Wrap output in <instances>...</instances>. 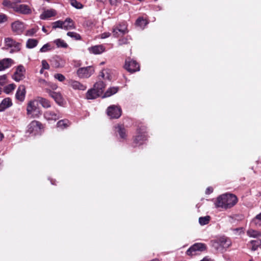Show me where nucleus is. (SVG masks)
Masks as SVG:
<instances>
[{
	"mask_svg": "<svg viewBox=\"0 0 261 261\" xmlns=\"http://www.w3.org/2000/svg\"><path fill=\"white\" fill-rule=\"evenodd\" d=\"M236 230H242V228H237V229H236Z\"/></svg>",
	"mask_w": 261,
	"mask_h": 261,
	"instance_id": "60",
	"label": "nucleus"
},
{
	"mask_svg": "<svg viewBox=\"0 0 261 261\" xmlns=\"http://www.w3.org/2000/svg\"><path fill=\"white\" fill-rule=\"evenodd\" d=\"M3 138H4L3 134L0 132V141H2Z\"/></svg>",
	"mask_w": 261,
	"mask_h": 261,
	"instance_id": "56",
	"label": "nucleus"
},
{
	"mask_svg": "<svg viewBox=\"0 0 261 261\" xmlns=\"http://www.w3.org/2000/svg\"><path fill=\"white\" fill-rule=\"evenodd\" d=\"M94 72V69L92 66L81 67L76 71V74L80 79H88Z\"/></svg>",
	"mask_w": 261,
	"mask_h": 261,
	"instance_id": "3",
	"label": "nucleus"
},
{
	"mask_svg": "<svg viewBox=\"0 0 261 261\" xmlns=\"http://www.w3.org/2000/svg\"><path fill=\"white\" fill-rule=\"evenodd\" d=\"M12 104V103L10 98H5L0 103V112H2L6 109L10 107Z\"/></svg>",
	"mask_w": 261,
	"mask_h": 261,
	"instance_id": "22",
	"label": "nucleus"
},
{
	"mask_svg": "<svg viewBox=\"0 0 261 261\" xmlns=\"http://www.w3.org/2000/svg\"><path fill=\"white\" fill-rule=\"evenodd\" d=\"M128 43V40L126 38H122L119 40V45H122Z\"/></svg>",
	"mask_w": 261,
	"mask_h": 261,
	"instance_id": "51",
	"label": "nucleus"
},
{
	"mask_svg": "<svg viewBox=\"0 0 261 261\" xmlns=\"http://www.w3.org/2000/svg\"><path fill=\"white\" fill-rule=\"evenodd\" d=\"M57 14L56 11L54 9L44 10L40 16V18L45 20L55 16Z\"/></svg>",
	"mask_w": 261,
	"mask_h": 261,
	"instance_id": "16",
	"label": "nucleus"
},
{
	"mask_svg": "<svg viewBox=\"0 0 261 261\" xmlns=\"http://www.w3.org/2000/svg\"><path fill=\"white\" fill-rule=\"evenodd\" d=\"M110 36V33L109 32H106L101 35V38H106L109 37Z\"/></svg>",
	"mask_w": 261,
	"mask_h": 261,
	"instance_id": "52",
	"label": "nucleus"
},
{
	"mask_svg": "<svg viewBox=\"0 0 261 261\" xmlns=\"http://www.w3.org/2000/svg\"><path fill=\"white\" fill-rule=\"evenodd\" d=\"M121 109L117 106L112 105L107 109V113L108 115L113 119H117L121 115Z\"/></svg>",
	"mask_w": 261,
	"mask_h": 261,
	"instance_id": "4",
	"label": "nucleus"
},
{
	"mask_svg": "<svg viewBox=\"0 0 261 261\" xmlns=\"http://www.w3.org/2000/svg\"><path fill=\"white\" fill-rule=\"evenodd\" d=\"M237 202L238 198L235 195L226 193L218 197L215 204L217 208L227 210L233 207Z\"/></svg>",
	"mask_w": 261,
	"mask_h": 261,
	"instance_id": "1",
	"label": "nucleus"
},
{
	"mask_svg": "<svg viewBox=\"0 0 261 261\" xmlns=\"http://www.w3.org/2000/svg\"><path fill=\"white\" fill-rule=\"evenodd\" d=\"M6 45L9 47H14V49L11 50L10 53L18 51L20 49V43L16 42L11 38H6L5 39Z\"/></svg>",
	"mask_w": 261,
	"mask_h": 261,
	"instance_id": "10",
	"label": "nucleus"
},
{
	"mask_svg": "<svg viewBox=\"0 0 261 261\" xmlns=\"http://www.w3.org/2000/svg\"><path fill=\"white\" fill-rule=\"evenodd\" d=\"M26 91L24 85H20L17 89L15 97L16 98L20 101H23L24 100Z\"/></svg>",
	"mask_w": 261,
	"mask_h": 261,
	"instance_id": "15",
	"label": "nucleus"
},
{
	"mask_svg": "<svg viewBox=\"0 0 261 261\" xmlns=\"http://www.w3.org/2000/svg\"><path fill=\"white\" fill-rule=\"evenodd\" d=\"M124 68L130 72H134L140 70V66L136 61L127 59L125 61Z\"/></svg>",
	"mask_w": 261,
	"mask_h": 261,
	"instance_id": "6",
	"label": "nucleus"
},
{
	"mask_svg": "<svg viewBox=\"0 0 261 261\" xmlns=\"http://www.w3.org/2000/svg\"><path fill=\"white\" fill-rule=\"evenodd\" d=\"M3 4L4 5V6L6 7L11 8L13 9V7L16 5L12 3L10 0H4L3 2Z\"/></svg>",
	"mask_w": 261,
	"mask_h": 261,
	"instance_id": "44",
	"label": "nucleus"
},
{
	"mask_svg": "<svg viewBox=\"0 0 261 261\" xmlns=\"http://www.w3.org/2000/svg\"><path fill=\"white\" fill-rule=\"evenodd\" d=\"M12 30L13 33L17 35L20 34L24 30L23 23L20 21H15L11 24Z\"/></svg>",
	"mask_w": 261,
	"mask_h": 261,
	"instance_id": "12",
	"label": "nucleus"
},
{
	"mask_svg": "<svg viewBox=\"0 0 261 261\" xmlns=\"http://www.w3.org/2000/svg\"><path fill=\"white\" fill-rule=\"evenodd\" d=\"M54 77L60 82H63L65 80L64 75L61 73H56L54 75Z\"/></svg>",
	"mask_w": 261,
	"mask_h": 261,
	"instance_id": "46",
	"label": "nucleus"
},
{
	"mask_svg": "<svg viewBox=\"0 0 261 261\" xmlns=\"http://www.w3.org/2000/svg\"><path fill=\"white\" fill-rule=\"evenodd\" d=\"M146 136L145 134H141V135H139L136 137V138L134 140V141L136 143H139V142L140 141L146 140Z\"/></svg>",
	"mask_w": 261,
	"mask_h": 261,
	"instance_id": "43",
	"label": "nucleus"
},
{
	"mask_svg": "<svg viewBox=\"0 0 261 261\" xmlns=\"http://www.w3.org/2000/svg\"><path fill=\"white\" fill-rule=\"evenodd\" d=\"M118 91V88L117 87H111L109 88L107 91L104 93L102 96L103 98L109 97Z\"/></svg>",
	"mask_w": 261,
	"mask_h": 261,
	"instance_id": "27",
	"label": "nucleus"
},
{
	"mask_svg": "<svg viewBox=\"0 0 261 261\" xmlns=\"http://www.w3.org/2000/svg\"><path fill=\"white\" fill-rule=\"evenodd\" d=\"M201 261H211V259H208V258H203L202 260Z\"/></svg>",
	"mask_w": 261,
	"mask_h": 261,
	"instance_id": "58",
	"label": "nucleus"
},
{
	"mask_svg": "<svg viewBox=\"0 0 261 261\" xmlns=\"http://www.w3.org/2000/svg\"><path fill=\"white\" fill-rule=\"evenodd\" d=\"M67 36L69 37L73 38L74 39L76 40H79L81 39V36L80 34H77V33L73 32H69L67 34Z\"/></svg>",
	"mask_w": 261,
	"mask_h": 261,
	"instance_id": "39",
	"label": "nucleus"
},
{
	"mask_svg": "<svg viewBox=\"0 0 261 261\" xmlns=\"http://www.w3.org/2000/svg\"><path fill=\"white\" fill-rule=\"evenodd\" d=\"M89 50L91 53L94 54H100L104 51L105 48L101 45H95L89 48Z\"/></svg>",
	"mask_w": 261,
	"mask_h": 261,
	"instance_id": "21",
	"label": "nucleus"
},
{
	"mask_svg": "<svg viewBox=\"0 0 261 261\" xmlns=\"http://www.w3.org/2000/svg\"><path fill=\"white\" fill-rule=\"evenodd\" d=\"M69 125V121L67 119L60 120L57 123V126L62 129L65 128Z\"/></svg>",
	"mask_w": 261,
	"mask_h": 261,
	"instance_id": "31",
	"label": "nucleus"
},
{
	"mask_svg": "<svg viewBox=\"0 0 261 261\" xmlns=\"http://www.w3.org/2000/svg\"><path fill=\"white\" fill-rule=\"evenodd\" d=\"M105 86L106 85L102 81H98L94 85L93 89L102 95L103 93Z\"/></svg>",
	"mask_w": 261,
	"mask_h": 261,
	"instance_id": "19",
	"label": "nucleus"
},
{
	"mask_svg": "<svg viewBox=\"0 0 261 261\" xmlns=\"http://www.w3.org/2000/svg\"><path fill=\"white\" fill-rule=\"evenodd\" d=\"M38 43V41L35 39H29L26 42V47L28 48H33L36 47Z\"/></svg>",
	"mask_w": 261,
	"mask_h": 261,
	"instance_id": "26",
	"label": "nucleus"
},
{
	"mask_svg": "<svg viewBox=\"0 0 261 261\" xmlns=\"http://www.w3.org/2000/svg\"><path fill=\"white\" fill-rule=\"evenodd\" d=\"M99 76H101L103 79L111 80V75L110 74V70L109 69L102 70L100 73Z\"/></svg>",
	"mask_w": 261,
	"mask_h": 261,
	"instance_id": "29",
	"label": "nucleus"
},
{
	"mask_svg": "<svg viewBox=\"0 0 261 261\" xmlns=\"http://www.w3.org/2000/svg\"><path fill=\"white\" fill-rule=\"evenodd\" d=\"M206 249V245L203 243H195L192 245L187 251L188 255H194L197 254L198 251H203Z\"/></svg>",
	"mask_w": 261,
	"mask_h": 261,
	"instance_id": "5",
	"label": "nucleus"
},
{
	"mask_svg": "<svg viewBox=\"0 0 261 261\" xmlns=\"http://www.w3.org/2000/svg\"><path fill=\"white\" fill-rule=\"evenodd\" d=\"M44 118L48 120L56 121L61 117L60 114L58 111H46L44 113Z\"/></svg>",
	"mask_w": 261,
	"mask_h": 261,
	"instance_id": "13",
	"label": "nucleus"
},
{
	"mask_svg": "<svg viewBox=\"0 0 261 261\" xmlns=\"http://www.w3.org/2000/svg\"><path fill=\"white\" fill-rule=\"evenodd\" d=\"M68 83L69 85L75 90L84 91L87 89V86L77 81L70 80L69 81Z\"/></svg>",
	"mask_w": 261,
	"mask_h": 261,
	"instance_id": "14",
	"label": "nucleus"
},
{
	"mask_svg": "<svg viewBox=\"0 0 261 261\" xmlns=\"http://www.w3.org/2000/svg\"><path fill=\"white\" fill-rule=\"evenodd\" d=\"M218 241L223 250L228 248L231 245L230 241L225 237L220 238Z\"/></svg>",
	"mask_w": 261,
	"mask_h": 261,
	"instance_id": "24",
	"label": "nucleus"
},
{
	"mask_svg": "<svg viewBox=\"0 0 261 261\" xmlns=\"http://www.w3.org/2000/svg\"><path fill=\"white\" fill-rule=\"evenodd\" d=\"M24 72L25 69L24 67L22 65L18 66L12 76L13 79L16 82H19L24 78Z\"/></svg>",
	"mask_w": 261,
	"mask_h": 261,
	"instance_id": "11",
	"label": "nucleus"
},
{
	"mask_svg": "<svg viewBox=\"0 0 261 261\" xmlns=\"http://www.w3.org/2000/svg\"><path fill=\"white\" fill-rule=\"evenodd\" d=\"M100 96L101 95L93 88L89 90L86 93V97L88 99H95Z\"/></svg>",
	"mask_w": 261,
	"mask_h": 261,
	"instance_id": "23",
	"label": "nucleus"
},
{
	"mask_svg": "<svg viewBox=\"0 0 261 261\" xmlns=\"http://www.w3.org/2000/svg\"><path fill=\"white\" fill-rule=\"evenodd\" d=\"M44 69H43V68H42L40 71V73H42L43 72Z\"/></svg>",
	"mask_w": 261,
	"mask_h": 261,
	"instance_id": "59",
	"label": "nucleus"
},
{
	"mask_svg": "<svg viewBox=\"0 0 261 261\" xmlns=\"http://www.w3.org/2000/svg\"><path fill=\"white\" fill-rule=\"evenodd\" d=\"M213 188H211V187H208L206 189V191H205V193L206 194H211V193H212L213 192Z\"/></svg>",
	"mask_w": 261,
	"mask_h": 261,
	"instance_id": "55",
	"label": "nucleus"
},
{
	"mask_svg": "<svg viewBox=\"0 0 261 261\" xmlns=\"http://www.w3.org/2000/svg\"><path fill=\"white\" fill-rule=\"evenodd\" d=\"M27 114L31 116L32 118L38 117L40 114L38 100L37 99L30 100L27 105Z\"/></svg>",
	"mask_w": 261,
	"mask_h": 261,
	"instance_id": "2",
	"label": "nucleus"
},
{
	"mask_svg": "<svg viewBox=\"0 0 261 261\" xmlns=\"http://www.w3.org/2000/svg\"><path fill=\"white\" fill-rule=\"evenodd\" d=\"M136 24L137 26L143 28L147 24V22L145 19L140 17L137 19Z\"/></svg>",
	"mask_w": 261,
	"mask_h": 261,
	"instance_id": "34",
	"label": "nucleus"
},
{
	"mask_svg": "<svg viewBox=\"0 0 261 261\" xmlns=\"http://www.w3.org/2000/svg\"><path fill=\"white\" fill-rule=\"evenodd\" d=\"M121 0H110V3L112 5H116L119 2H120Z\"/></svg>",
	"mask_w": 261,
	"mask_h": 261,
	"instance_id": "54",
	"label": "nucleus"
},
{
	"mask_svg": "<svg viewBox=\"0 0 261 261\" xmlns=\"http://www.w3.org/2000/svg\"><path fill=\"white\" fill-rule=\"evenodd\" d=\"M41 126V123L39 121H33L28 126L27 131L30 134L36 135L40 132Z\"/></svg>",
	"mask_w": 261,
	"mask_h": 261,
	"instance_id": "7",
	"label": "nucleus"
},
{
	"mask_svg": "<svg viewBox=\"0 0 261 261\" xmlns=\"http://www.w3.org/2000/svg\"><path fill=\"white\" fill-rule=\"evenodd\" d=\"M252 245L251 250L253 251L256 250L259 246L261 245V240L257 239L256 240H252L250 242Z\"/></svg>",
	"mask_w": 261,
	"mask_h": 261,
	"instance_id": "32",
	"label": "nucleus"
},
{
	"mask_svg": "<svg viewBox=\"0 0 261 261\" xmlns=\"http://www.w3.org/2000/svg\"><path fill=\"white\" fill-rule=\"evenodd\" d=\"M42 30L43 32L45 33H47V30H46V29L44 27H43L42 28Z\"/></svg>",
	"mask_w": 261,
	"mask_h": 261,
	"instance_id": "57",
	"label": "nucleus"
},
{
	"mask_svg": "<svg viewBox=\"0 0 261 261\" xmlns=\"http://www.w3.org/2000/svg\"><path fill=\"white\" fill-rule=\"evenodd\" d=\"M54 43L56 44L58 47L67 48L68 46L67 44L61 39H58L54 41Z\"/></svg>",
	"mask_w": 261,
	"mask_h": 261,
	"instance_id": "33",
	"label": "nucleus"
},
{
	"mask_svg": "<svg viewBox=\"0 0 261 261\" xmlns=\"http://www.w3.org/2000/svg\"><path fill=\"white\" fill-rule=\"evenodd\" d=\"M212 246L217 250L221 252L223 251L222 247L220 246V244L218 240L212 241Z\"/></svg>",
	"mask_w": 261,
	"mask_h": 261,
	"instance_id": "35",
	"label": "nucleus"
},
{
	"mask_svg": "<svg viewBox=\"0 0 261 261\" xmlns=\"http://www.w3.org/2000/svg\"><path fill=\"white\" fill-rule=\"evenodd\" d=\"M37 99L38 100V103H40L43 108H48L50 107L49 101L46 99L38 97Z\"/></svg>",
	"mask_w": 261,
	"mask_h": 261,
	"instance_id": "28",
	"label": "nucleus"
},
{
	"mask_svg": "<svg viewBox=\"0 0 261 261\" xmlns=\"http://www.w3.org/2000/svg\"><path fill=\"white\" fill-rule=\"evenodd\" d=\"M51 48L49 43L44 44L40 49V51L41 53H45L47 51L51 50Z\"/></svg>",
	"mask_w": 261,
	"mask_h": 261,
	"instance_id": "42",
	"label": "nucleus"
},
{
	"mask_svg": "<svg viewBox=\"0 0 261 261\" xmlns=\"http://www.w3.org/2000/svg\"><path fill=\"white\" fill-rule=\"evenodd\" d=\"M49 95L54 99V100L59 105L63 103V98L61 94L60 93L56 92H50Z\"/></svg>",
	"mask_w": 261,
	"mask_h": 261,
	"instance_id": "25",
	"label": "nucleus"
},
{
	"mask_svg": "<svg viewBox=\"0 0 261 261\" xmlns=\"http://www.w3.org/2000/svg\"><path fill=\"white\" fill-rule=\"evenodd\" d=\"M13 10L18 13L23 15H29L32 13V9L27 5L20 4L16 5L13 7Z\"/></svg>",
	"mask_w": 261,
	"mask_h": 261,
	"instance_id": "9",
	"label": "nucleus"
},
{
	"mask_svg": "<svg viewBox=\"0 0 261 261\" xmlns=\"http://www.w3.org/2000/svg\"><path fill=\"white\" fill-rule=\"evenodd\" d=\"M210 220V216L201 217L199 218V222L201 225H204L208 224Z\"/></svg>",
	"mask_w": 261,
	"mask_h": 261,
	"instance_id": "36",
	"label": "nucleus"
},
{
	"mask_svg": "<svg viewBox=\"0 0 261 261\" xmlns=\"http://www.w3.org/2000/svg\"><path fill=\"white\" fill-rule=\"evenodd\" d=\"M6 20V16L5 15H0V23Z\"/></svg>",
	"mask_w": 261,
	"mask_h": 261,
	"instance_id": "53",
	"label": "nucleus"
},
{
	"mask_svg": "<svg viewBox=\"0 0 261 261\" xmlns=\"http://www.w3.org/2000/svg\"><path fill=\"white\" fill-rule=\"evenodd\" d=\"M71 5L77 9H81L83 7V5L76 0H71Z\"/></svg>",
	"mask_w": 261,
	"mask_h": 261,
	"instance_id": "45",
	"label": "nucleus"
},
{
	"mask_svg": "<svg viewBox=\"0 0 261 261\" xmlns=\"http://www.w3.org/2000/svg\"><path fill=\"white\" fill-rule=\"evenodd\" d=\"M126 24L122 22L113 28V34L115 37H119L127 33Z\"/></svg>",
	"mask_w": 261,
	"mask_h": 261,
	"instance_id": "8",
	"label": "nucleus"
},
{
	"mask_svg": "<svg viewBox=\"0 0 261 261\" xmlns=\"http://www.w3.org/2000/svg\"><path fill=\"white\" fill-rule=\"evenodd\" d=\"M38 83L41 86L45 87L47 85V82L44 79H39Z\"/></svg>",
	"mask_w": 261,
	"mask_h": 261,
	"instance_id": "48",
	"label": "nucleus"
},
{
	"mask_svg": "<svg viewBox=\"0 0 261 261\" xmlns=\"http://www.w3.org/2000/svg\"><path fill=\"white\" fill-rule=\"evenodd\" d=\"M13 60L11 59L6 58L0 61V71L4 70L10 67L13 64Z\"/></svg>",
	"mask_w": 261,
	"mask_h": 261,
	"instance_id": "18",
	"label": "nucleus"
},
{
	"mask_svg": "<svg viewBox=\"0 0 261 261\" xmlns=\"http://www.w3.org/2000/svg\"><path fill=\"white\" fill-rule=\"evenodd\" d=\"M6 81V76L5 75L0 76V84L2 86H3L5 83Z\"/></svg>",
	"mask_w": 261,
	"mask_h": 261,
	"instance_id": "50",
	"label": "nucleus"
},
{
	"mask_svg": "<svg viewBox=\"0 0 261 261\" xmlns=\"http://www.w3.org/2000/svg\"><path fill=\"white\" fill-rule=\"evenodd\" d=\"M15 85L14 84H11L8 85V86H6L4 88V91L7 94H9L12 91L14 90L15 88Z\"/></svg>",
	"mask_w": 261,
	"mask_h": 261,
	"instance_id": "40",
	"label": "nucleus"
},
{
	"mask_svg": "<svg viewBox=\"0 0 261 261\" xmlns=\"http://www.w3.org/2000/svg\"><path fill=\"white\" fill-rule=\"evenodd\" d=\"M2 93V90L0 88V94Z\"/></svg>",
	"mask_w": 261,
	"mask_h": 261,
	"instance_id": "62",
	"label": "nucleus"
},
{
	"mask_svg": "<svg viewBox=\"0 0 261 261\" xmlns=\"http://www.w3.org/2000/svg\"><path fill=\"white\" fill-rule=\"evenodd\" d=\"M249 261H252V260H250Z\"/></svg>",
	"mask_w": 261,
	"mask_h": 261,
	"instance_id": "63",
	"label": "nucleus"
},
{
	"mask_svg": "<svg viewBox=\"0 0 261 261\" xmlns=\"http://www.w3.org/2000/svg\"><path fill=\"white\" fill-rule=\"evenodd\" d=\"M51 65L55 68H60L64 65L63 60L59 56L54 57L50 61Z\"/></svg>",
	"mask_w": 261,
	"mask_h": 261,
	"instance_id": "17",
	"label": "nucleus"
},
{
	"mask_svg": "<svg viewBox=\"0 0 261 261\" xmlns=\"http://www.w3.org/2000/svg\"><path fill=\"white\" fill-rule=\"evenodd\" d=\"M75 28V27L74 25V22L71 19L67 18L65 20V21H63V29L68 30L70 29H74Z\"/></svg>",
	"mask_w": 261,
	"mask_h": 261,
	"instance_id": "20",
	"label": "nucleus"
},
{
	"mask_svg": "<svg viewBox=\"0 0 261 261\" xmlns=\"http://www.w3.org/2000/svg\"><path fill=\"white\" fill-rule=\"evenodd\" d=\"M104 64V62H101V63H100V64H101V65H102V64Z\"/></svg>",
	"mask_w": 261,
	"mask_h": 261,
	"instance_id": "61",
	"label": "nucleus"
},
{
	"mask_svg": "<svg viewBox=\"0 0 261 261\" xmlns=\"http://www.w3.org/2000/svg\"><path fill=\"white\" fill-rule=\"evenodd\" d=\"M247 235L250 237L257 238L261 237V232L252 229H250L247 231Z\"/></svg>",
	"mask_w": 261,
	"mask_h": 261,
	"instance_id": "30",
	"label": "nucleus"
},
{
	"mask_svg": "<svg viewBox=\"0 0 261 261\" xmlns=\"http://www.w3.org/2000/svg\"><path fill=\"white\" fill-rule=\"evenodd\" d=\"M37 30L35 29H32L27 31V35L28 36H33L35 33H36Z\"/></svg>",
	"mask_w": 261,
	"mask_h": 261,
	"instance_id": "49",
	"label": "nucleus"
},
{
	"mask_svg": "<svg viewBox=\"0 0 261 261\" xmlns=\"http://www.w3.org/2000/svg\"><path fill=\"white\" fill-rule=\"evenodd\" d=\"M41 64L42 68H43V69H49V65L46 60H43L41 62Z\"/></svg>",
	"mask_w": 261,
	"mask_h": 261,
	"instance_id": "47",
	"label": "nucleus"
},
{
	"mask_svg": "<svg viewBox=\"0 0 261 261\" xmlns=\"http://www.w3.org/2000/svg\"><path fill=\"white\" fill-rule=\"evenodd\" d=\"M116 128L118 129V132L119 133V134L120 137L122 138H125V137L126 136L125 129L123 127H122L121 125H119L116 126Z\"/></svg>",
	"mask_w": 261,
	"mask_h": 261,
	"instance_id": "38",
	"label": "nucleus"
},
{
	"mask_svg": "<svg viewBox=\"0 0 261 261\" xmlns=\"http://www.w3.org/2000/svg\"><path fill=\"white\" fill-rule=\"evenodd\" d=\"M63 21L61 20H58L53 23V28L56 29L57 28H61L63 29Z\"/></svg>",
	"mask_w": 261,
	"mask_h": 261,
	"instance_id": "41",
	"label": "nucleus"
},
{
	"mask_svg": "<svg viewBox=\"0 0 261 261\" xmlns=\"http://www.w3.org/2000/svg\"><path fill=\"white\" fill-rule=\"evenodd\" d=\"M252 222L256 225L261 226V213L257 215L252 220Z\"/></svg>",
	"mask_w": 261,
	"mask_h": 261,
	"instance_id": "37",
	"label": "nucleus"
}]
</instances>
